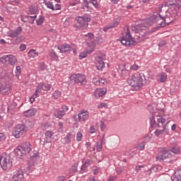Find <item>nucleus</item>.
<instances>
[{
  "instance_id": "nucleus-1",
  "label": "nucleus",
  "mask_w": 181,
  "mask_h": 181,
  "mask_svg": "<svg viewBox=\"0 0 181 181\" xmlns=\"http://www.w3.org/2000/svg\"><path fill=\"white\" fill-rule=\"evenodd\" d=\"M149 28V24L147 23H141L137 25L135 27L132 28V30L134 32H136V33H139L140 35H136L134 38L132 36H131V33L129 32V28L127 27L124 29L125 32V36H123L121 43L122 45H124V46H135L136 43H139V42H142L144 39H142L141 36H144V34L141 33H145L144 30H146Z\"/></svg>"
},
{
  "instance_id": "nucleus-2",
  "label": "nucleus",
  "mask_w": 181,
  "mask_h": 181,
  "mask_svg": "<svg viewBox=\"0 0 181 181\" xmlns=\"http://www.w3.org/2000/svg\"><path fill=\"white\" fill-rule=\"evenodd\" d=\"M168 117H165V116H160L158 115H153L150 117V124L153 128H158V127H160L163 125V129H157L154 132V135L156 136H160V135H163V134H169V129L168 128V124L170 122V120H168ZM166 121H168L166 122ZM166 122V124H165Z\"/></svg>"
},
{
  "instance_id": "nucleus-3",
  "label": "nucleus",
  "mask_w": 181,
  "mask_h": 181,
  "mask_svg": "<svg viewBox=\"0 0 181 181\" xmlns=\"http://www.w3.org/2000/svg\"><path fill=\"white\" fill-rule=\"evenodd\" d=\"M127 83L132 87L133 90H139L144 86L145 81L141 75H132L128 78Z\"/></svg>"
},
{
  "instance_id": "nucleus-4",
  "label": "nucleus",
  "mask_w": 181,
  "mask_h": 181,
  "mask_svg": "<svg viewBox=\"0 0 181 181\" xmlns=\"http://www.w3.org/2000/svg\"><path fill=\"white\" fill-rule=\"evenodd\" d=\"M77 23H76L78 29H86L88 26V22L91 21V18L88 16H78L76 18Z\"/></svg>"
},
{
  "instance_id": "nucleus-5",
  "label": "nucleus",
  "mask_w": 181,
  "mask_h": 181,
  "mask_svg": "<svg viewBox=\"0 0 181 181\" xmlns=\"http://www.w3.org/2000/svg\"><path fill=\"white\" fill-rule=\"evenodd\" d=\"M12 88H11V84L9 82L6 81L5 79H1L0 81V93L6 95L11 94Z\"/></svg>"
},
{
  "instance_id": "nucleus-6",
  "label": "nucleus",
  "mask_w": 181,
  "mask_h": 181,
  "mask_svg": "<svg viewBox=\"0 0 181 181\" xmlns=\"http://www.w3.org/2000/svg\"><path fill=\"white\" fill-rule=\"evenodd\" d=\"M0 63L15 66V64L18 63V59H16V57L13 55H4L0 58Z\"/></svg>"
},
{
  "instance_id": "nucleus-7",
  "label": "nucleus",
  "mask_w": 181,
  "mask_h": 181,
  "mask_svg": "<svg viewBox=\"0 0 181 181\" xmlns=\"http://www.w3.org/2000/svg\"><path fill=\"white\" fill-rule=\"evenodd\" d=\"M23 134H26V126L25 124H17L13 132V136L21 138Z\"/></svg>"
},
{
  "instance_id": "nucleus-8",
  "label": "nucleus",
  "mask_w": 181,
  "mask_h": 181,
  "mask_svg": "<svg viewBox=\"0 0 181 181\" xmlns=\"http://www.w3.org/2000/svg\"><path fill=\"white\" fill-rule=\"evenodd\" d=\"M70 80L76 83V84L84 85L87 83V79H86V76L80 74H74L70 76Z\"/></svg>"
},
{
  "instance_id": "nucleus-9",
  "label": "nucleus",
  "mask_w": 181,
  "mask_h": 181,
  "mask_svg": "<svg viewBox=\"0 0 181 181\" xmlns=\"http://www.w3.org/2000/svg\"><path fill=\"white\" fill-rule=\"evenodd\" d=\"M95 62H96V67L98 70H103L104 67H105V54H98L95 57Z\"/></svg>"
},
{
  "instance_id": "nucleus-10",
  "label": "nucleus",
  "mask_w": 181,
  "mask_h": 181,
  "mask_svg": "<svg viewBox=\"0 0 181 181\" xmlns=\"http://www.w3.org/2000/svg\"><path fill=\"white\" fill-rule=\"evenodd\" d=\"M170 158V153H168L166 148H160L159 153L156 159L158 162H163L165 159Z\"/></svg>"
},
{
  "instance_id": "nucleus-11",
  "label": "nucleus",
  "mask_w": 181,
  "mask_h": 181,
  "mask_svg": "<svg viewBox=\"0 0 181 181\" xmlns=\"http://www.w3.org/2000/svg\"><path fill=\"white\" fill-rule=\"evenodd\" d=\"M0 166L3 170H8L12 168V160L11 157H6L3 159L2 162L0 161Z\"/></svg>"
},
{
  "instance_id": "nucleus-12",
  "label": "nucleus",
  "mask_w": 181,
  "mask_h": 181,
  "mask_svg": "<svg viewBox=\"0 0 181 181\" xmlns=\"http://www.w3.org/2000/svg\"><path fill=\"white\" fill-rule=\"evenodd\" d=\"M88 115H89L88 111L86 110H82L78 114V119L81 122H84L87 121V119H88Z\"/></svg>"
},
{
  "instance_id": "nucleus-13",
  "label": "nucleus",
  "mask_w": 181,
  "mask_h": 181,
  "mask_svg": "<svg viewBox=\"0 0 181 181\" xmlns=\"http://www.w3.org/2000/svg\"><path fill=\"white\" fill-rule=\"evenodd\" d=\"M52 88V85L50 84H45L40 83L38 84V86L37 88V90L35 91V94L37 93H42V91H49Z\"/></svg>"
},
{
  "instance_id": "nucleus-14",
  "label": "nucleus",
  "mask_w": 181,
  "mask_h": 181,
  "mask_svg": "<svg viewBox=\"0 0 181 181\" xmlns=\"http://www.w3.org/2000/svg\"><path fill=\"white\" fill-rule=\"evenodd\" d=\"M56 0H50L49 1L47 2L45 4L46 6L49 8V9H52V11H59L62 8V6L60 4H55Z\"/></svg>"
},
{
  "instance_id": "nucleus-15",
  "label": "nucleus",
  "mask_w": 181,
  "mask_h": 181,
  "mask_svg": "<svg viewBox=\"0 0 181 181\" xmlns=\"http://www.w3.org/2000/svg\"><path fill=\"white\" fill-rule=\"evenodd\" d=\"M67 111H69V107L66 105L62 106V110H57L54 112V117L61 119L62 117H64V115H66V112H67Z\"/></svg>"
},
{
  "instance_id": "nucleus-16",
  "label": "nucleus",
  "mask_w": 181,
  "mask_h": 181,
  "mask_svg": "<svg viewBox=\"0 0 181 181\" xmlns=\"http://www.w3.org/2000/svg\"><path fill=\"white\" fill-rule=\"evenodd\" d=\"M45 135V138L43 145H46V144H50L53 140V135H54V133H53L52 131H47Z\"/></svg>"
},
{
  "instance_id": "nucleus-17",
  "label": "nucleus",
  "mask_w": 181,
  "mask_h": 181,
  "mask_svg": "<svg viewBox=\"0 0 181 181\" xmlns=\"http://www.w3.org/2000/svg\"><path fill=\"white\" fill-rule=\"evenodd\" d=\"M25 177L23 175V170H19L17 173L13 176L12 181H22Z\"/></svg>"
},
{
  "instance_id": "nucleus-18",
  "label": "nucleus",
  "mask_w": 181,
  "mask_h": 181,
  "mask_svg": "<svg viewBox=\"0 0 181 181\" xmlns=\"http://www.w3.org/2000/svg\"><path fill=\"white\" fill-rule=\"evenodd\" d=\"M21 33H22V27H18L17 29L14 30H10L8 35L9 37H18Z\"/></svg>"
},
{
  "instance_id": "nucleus-19",
  "label": "nucleus",
  "mask_w": 181,
  "mask_h": 181,
  "mask_svg": "<svg viewBox=\"0 0 181 181\" xmlns=\"http://www.w3.org/2000/svg\"><path fill=\"white\" fill-rule=\"evenodd\" d=\"M106 93L107 88H98L95 90L94 95L95 98H100V97L105 95Z\"/></svg>"
},
{
  "instance_id": "nucleus-20",
  "label": "nucleus",
  "mask_w": 181,
  "mask_h": 181,
  "mask_svg": "<svg viewBox=\"0 0 181 181\" xmlns=\"http://www.w3.org/2000/svg\"><path fill=\"white\" fill-rule=\"evenodd\" d=\"M58 50H60L61 53H67V52H71V47L68 44H64L62 46L57 47Z\"/></svg>"
},
{
  "instance_id": "nucleus-21",
  "label": "nucleus",
  "mask_w": 181,
  "mask_h": 181,
  "mask_svg": "<svg viewBox=\"0 0 181 181\" xmlns=\"http://www.w3.org/2000/svg\"><path fill=\"white\" fill-rule=\"evenodd\" d=\"M20 147H21V149L25 155L26 153H29L30 151H32V145L29 142L23 144Z\"/></svg>"
},
{
  "instance_id": "nucleus-22",
  "label": "nucleus",
  "mask_w": 181,
  "mask_h": 181,
  "mask_svg": "<svg viewBox=\"0 0 181 181\" xmlns=\"http://www.w3.org/2000/svg\"><path fill=\"white\" fill-rule=\"evenodd\" d=\"M84 4L86 6H87V8H88V5H90V4H92V5H93V6L96 8V9H100V4H98V1L97 0H84Z\"/></svg>"
},
{
  "instance_id": "nucleus-23",
  "label": "nucleus",
  "mask_w": 181,
  "mask_h": 181,
  "mask_svg": "<svg viewBox=\"0 0 181 181\" xmlns=\"http://www.w3.org/2000/svg\"><path fill=\"white\" fill-rule=\"evenodd\" d=\"M73 139H74V135H73V133H67V134L63 139L64 144H71Z\"/></svg>"
},
{
  "instance_id": "nucleus-24",
  "label": "nucleus",
  "mask_w": 181,
  "mask_h": 181,
  "mask_svg": "<svg viewBox=\"0 0 181 181\" xmlns=\"http://www.w3.org/2000/svg\"><path fill=\"white\" fill-rule=\"evenodd\" d=\"M158 81H160V83H165L166 80H168V75L165 73H161L158 75L157 76Z\"/></svg>"
},
{
  "instance_id": "nucleus-25",
  "label": "nucleus",
  "mask_w": 181,
  "mask_h": 181,
  "mask_svg": "<svg viewBox=\"0 0 181 181\" xmlns=\"http://www.w3.org/2000/svg\"><path fill=\"white\" fill-rule=\"evenodd\" d=\"M171 179L173 181H181V170L176 171Z\"/></svg>"
},
{
  "instance_id": "nucleus-26",
  "label": "nucleus",
  "mask_w": 181,
  "mask_h": 181,
  "mask_svg": "<svg viewBox=\"0 0 181 181\" xmlns=\"http://www.w3.org/2000/svg\"><path fill=\"white\" fill-rule=\"evenodd\" d=\"M15 153L17 158H22L23 155H25L21 146H18L17 148L15 149Z\"/></svg>"
},
{
  "instance_id": "nucleus-27",
  "label": "nucleus",
  "mask_w": 181,
  "mask_h": 181,
  "mask_svg": "<svg viewBox=\"0 0 181 181\" xmlns=\"http://www.w3.org/2000/svg\"><path fill=\"white\" fill-rule=\"evenodd\" d=\"M36 114V110L30 109L23 112L24 117H33Z\"/></svg>"
},
{
  "instance_id": "nucleus-28",
  "label": "nucleus",
  "mask_w": 181,
  "mask_h": 181,
  "mask_svg": "<svg viewBox=\"0 0 181 181\" xmlns=\"http://www.w3.org/2000/svg\"><path fill=\"white\" fill-rule=\"evenodd\" d=\"M170 153V158L174 156V155H177V153H180V149L179 148H173L171 150L168 151Z\"/></svg>"
},
{
  "instance_id": "nucleus-29",
  "label": "nucleus",
  "mask_w": 181,
  "mask_h": 181,
  "mask_svg": "<svg viewBox=\"0 0 181 181\" xmlns=\"http://www.w3.org/2000/svg\"><path fill=\"white\" fill-rule=\"evenodd\" d=\"M37 56H39V52L35 49H30L28 52V57L30 58L35 59V57H37Z\"/></svg>"
},
{
  "instance_id": "nucleus-30",
  "label": "nucleus",
  "mask_w": 181,
  "mask_h": 181,
  "mask_svg": "<svg viewBox=\"0 0 181 181\" xmlns=\"http://www.w3.org/2000/svg\"><path fill=\"white\" fill-rule=\"evenodd\" d=\"M90 53H93V50H90L89 52L88 51H85L83 52H81L80 54H79V59H86V57H87V56L88 54H90Z\"/></svg>"
},
{
  "instance_id": "nucleus-31",
  "label": "nucleus",
  "mask_w": 181,
  "mask_h": 181,
  "mask_svg": "<svg viewBox=\"0 0 181 181\" xmlns=\"http://www.w3.org/2000/svg\"><path fill=\"white\" fill-rule=\"evenodd\" d=\"M50 128H52V125H50V124H49V123H43L41 125V129H42V131H46L47 129H50Z\"/></svg>"
},
{
  "instance_id": "nucleus-32",
  "label": "nucleus",
  "mask_w": 181,
  "mask_h": 181,
  "mask_svg": "<svg viewBox=\"0 0 181 181\" xmlns=\"http://www.w3.org/2000/svg\"><path fill=\"white\" fill-rule=\"evenodd\" d=\"M49 56L52 57V60H57V59H59L57 54H56L54 50L49 52Z\"/></svg>"
},
{
  "instance_id": "nucleus-33",
  "label": "nucleus",
  "mask_w": 181,
  "mask_h": 181,
  "mask_svg": "<svg viewBox=\"0 0 181 181\" xmlns=\"http://www.w3.org/2000/svg\"><path fill=\"white\" fill-rule=\"evenodd\" d=\"M29 11H30V13H33V15H35V13H36V12H37V6H30L29 8Z\"/></svg>"
},
{
  "instance_id": "nucleus-34",
  "label": "nucleus",
  "mask_w": 181,
  "mask_h": 181,
  "mask_svg": "<svg viewBox=\"0 0 181 181\" xmlns=\"http://www.w3.org/2000/svg\"><path fill=\"white\" fill-rule=\"evenodd\" d=\"M148 110L149 112H151V114H156V111H158L156 107H154L152 105H148Z\"/></svg>"
},
{
  "instance_id": "nucleus-35",
  "label": "nucleus",
  "mask_w": 181,
  "mask_h": 181,
  "mask_svg": "<svg viewBox=\"0 0 181 181\" xmlns=\"http://www.w3.org/2000/svg\"><path fill=\"white\" fill-rule=\"evenodd\" d=\"M16 110V107H15L14 105H10L8 108V112H9L10 114H13V112H15Z\"/></svg>"
},
{
  "instance_id": "nucleus-36",
  "label": "nucleus",
  "mask_w": 181,
  "mask_h": 181,
  "mask_svg": "<svg viewBox=\"0 0 181 181\" xmlns=\"http://www.w3.org/2000/svg\"><path fill=\"white\" fill-rule=\"evenodd\" d=\"M83 139V133L81 132H78L76 134V141L77 142H81V141Z\"/></svg>"
},
{
  "instance_id": "nucleus-37",
  "label": "nucleus",
  "mask_w": 181,
  "mask_h": 181,
  "mask_svg": "<svg viewBox=\"0 0 181 181\" xmlns=\"http://www.w3.org/2000/svg\"><path fill=\"white\" fill-rule=\"evenodd\" d=\"M100 77L97 76L93 78L92 82L95 86H100Z\"/></svg>"
},
{
  "instance_id": "nucleus-38",
  "label": "nucleus",
  "mask_w": 181,
  "mask_h": 181,
  "mask_svg": "<svg viewBox=\"0 0 181 181\" xmlns=\"http://www.w3.org/2000/svg\"><path fill=\"white\" fill-rule=\"evenodd\" d=\"M60 95H62V93L59 90H56L53 94V97L54 98H55V100H57V98H59Z\"/></svg>"
},
{
  "instance_id": "nucleus-39",
  "label": "nucleus",
  "mask_w": 181,
  "mask_h": 181,
  "mask_svg": "<svg viewBox=\"0 0 181 181\" xmlns=\"http://www.w3.org/2000/svg\"><path fill=\"white\" fill-rule=\"evenodd\" d=\"M27 18L28 19L29 23H33V22H35V20L36 19V16H28Z\"/></svg>"
},
{
  "instance_id": "nucleus-40",
  "label": "nucleus",
  "mask_w": 181,
  "mask_h": 181,
  "mask_svg": "<svg viewBox=\"0 0 181 181\" xmlns=\"http://www.w3.org/2000/svg\"><path fill=\"white\" fill-rule=\"evenodd\" d=\"M98 108H108V105L105 103H102L98 105Z\"/></svg>"
},
{
  "instance_id": "nucleus-41",
  "label": "nucleus",
  "mask_w": 181,
  "mask_h": 181,
  "mask_svg": "<svg viewBox=\"0 0 181 181\" xmlns=\"http://www.w3.org/2000/svg\"><path fill=\"white\" fill-rule=\"evenodd\" d=\"M36 97H37V93H35V94L30 98V102L31 103V104L35 103V100L36 99Z\"/></svg>"
},
{
  "instance_id": "nucleus-42",
  "label": "nucleus",
  "mask_w": 181,
  "mask_h": 181,
  "mask_svg": "<svg viewBox=\"0 0 181 181\" xmlns=\"http://www.w3.org/2000/svg\"><path fill=\"white\" fill-rule=\"evenodd\" d=\"M43 22H45V17H40V18L37 20V25H40Z\"/></svg>"
},
{
  "instance_id": "nucleus-43",
  "label": "nucleus",
  "mask_w": 181,
  "mask_h": 181,
  "mask_svg": "<svg viewBox=\"0 0 181 181\" xmlns=\"http://www.w3.org/2000/svg\"><path fill=\"white\" fill-rule=\"evenodd\" d=\"M46 69H47V66H46V64H45V63H41L40 64L39 70H40L41 71H43V70H46Z\"/></svg>"
},
{
  "instance_id": "nucleus-44",
  "label": "nucleus",
  "mask_w": 181,
  "mask_h": 181,
  "mask_svg": "<svg viewBox=\"0 0 181 181\" xmlns=\"http://www.w3.org/2000/svg\"><path fill=\"white\" fill-rule=\"evenodd\" d=\"M119 23V21H114L112 23L110 24V28H117Z\"/></svg>"
},
{
  "instance_id": "nucleus-45",
  "label": "nucleus",
  "mask_w": 181,
  "mask_h": 181,
  "mask_svg": "<svg viewBox=\"0 0 181 181\" xmlns=\"http://www.w3.org/2000/svg\"><path fill=\"white\" fill-rule=\"evenodd\" d=\"M21 73H22V69L19 66H16V76H21Z\"/></svg>"
},
{
  "instance_id": "nucleus-46",
  "label": "nucleus",
  "mask_w": 181,
  "mask_h": 181,
  "mask_svg": "<svg viewBox=\"0 0 181 181\" xmlns=\"http://www.w3.org/2000/svg\"><path fill=\"white\" fill-rule=\"evenodd\" d=\"M90 134H95V127L94 126H90L89 129Z\"/></svg>"
},
{
  "instance_id": "nucleus-47",
  "label": "nucleus",
  "mask_w": 181,
  "mask_h": 181,
  "mask_svg": "<svg viewBox=\"0 0 181 181\" xmlns=\"http://www.w3.org/2000/svg\"><path fill=\"white\" fill-rule=\"evenodd\" d=\"M19 49H20L21 52H23V51L26 50V45H25V44L21 45Z\"/></svg>"
},
{
  "instance_id": "nucleus-48",
  "label": "nucleus",
  "mask_w": 181,
  "mask_h": 181,
  "mask_svg": "<svg viewBox=\"0 0 181 181\" xmlns=\"http://www.w3.org/2000/svg\"><path fill=\"white\" fill-rule=\"evenodd\" d=\"M158 46H159V47H163L166 46V41L163 40V41L160 42L158 44Z\"/></svg>"
},
{
  "instance_id": "nucleus-49",
  "label": "nucleus",
  "mask_w": 181,
  "mask_h": 181,
  "mask_svg": "<svg viewBox=\"0 0 181 181\" xmlns=\"http://www.w3.org/2000/svg\"><path fill=\"white\" fill-rule=\"evenodd\" d=\"M64 180H66V177L63 175L59 176L57 179V181H64Z\"/></svg>"
},
{
  "instance_id": "nucleus-50",
  "label": "nucleus",
  "mask_w": 181,
  "mask_h": 181,
  "mask_svg": "<svg viewBox=\"0 0 181 181\" xmlns=\"http://www.w3.org/2000/svg\"><path fill=\"white\" fill-rule=\"evenodd\" d=\"M142 168H144V165L136 166L135 172H136V173H138V172H139V170H141V169H142Z\"/></svg>"
},
{
  "instance_id": "nucleus-51",
  "label": "nucleus",
  "mask_w": 181,
  "mask_h": 181,
  "mask_svg": "<svg viewBox=\"0 0 181 181\" xmlns=\"http://www.w3.org/2000/svg\"><path fill=\"white\" fill-rule=\"evenodd\" d=\"M104 84H105V80L100 78L99 86H104Z\"/></svg>"
},
{
  "instance_id": "nucleus-52",
  "label": "nucleus",
  "mask_w": 181,
  "mask_h": 181,
  "mask_svg": "<svg viewBox=\"0 0 181 181\" xmlns=\"http://www.w3.org/2000/svg\"><path fill=\"white\" fill-rule=\"evenodd\" d=\"M96 148L98 151L103 148V146H101V143H97Z\"/></svg>"
},
{
  "instance_id": "nucleus-53",
  "label": "nucleus",
  "mask_w": 181,
  "mask_h": 181,
  "mask_svg": "<svg viewBox=\"0 0 181 181\" xmlns=\"http://www.w3.org/2000/svg\"><path fill=\"white\" fill-rule=\"evenodd\" d=\"M87 168H88V165L83 163V165H82V166L81 168V170H86V169H87Z\"/></svg>"
},
{
  "instance_id": "nucleus-54",
  "label": "nucleus",
  "mask_w": 181,
  "mask_h": 181,
  "mask_svg": "<svg viewBox=\"0 0 181 181\" xmlns=\"http://www.w3.org/2000/svg\"><path fill=\"white\" fill-rule=\"evenodd\" d=\"M5 139V135L3 133H0V142Z\"/></svg>"
},
{
  "instance_id": "nucleus-55",
  "label": "nucleus",
  "mask_w": 181,
  "mask_h": 181,
  "mask_svg": "<svg viewBox=\"0 0 181 181\" xmlns=\"http://www.w3.org/2000/svg\"><path fill=\"white\" fill-rule=\"evenodd\" d=\"M176 124H173L171 127V131H176Z\"/></svg>"
},
{
  "instance_id": "nucleus-56",
  "label": "nucleus",
  "mask_w": 181,
  "mask_h": 181,
  "mask_svg": "<svg viewBox=\"0 0 181 181\" xmlns=\"http://www.w3.org/2000/svg\"><path fill=\"white\" fill-rule=\"evenodd\" d=\"M100 128H101L102 131H103L105 129V124H104V122L101 123Z\"/></svg>"
},
{
  "instance_id": "nucleus-57",
  "label": "nucleus",
  "mask_w": 181,
  "mask_h": 181,
  "mask_svg": "<svg viewBox=\"0 0 181 181\" xmlns=\"http://www.w3.org/2000/svg\"><path fill=\"white\" fill-rule=\"evenodd\" d=\"M108 29H112L111 27H110V25L107 27H105L103 28L104 32H107V30H108Z\"/></svg>"
},
{
  "instance_id": "nucleus-58",
  "label": "nucleus",
  "mask_w": 181,
  "mask_h": 181,
  "mask_svg": "<svg viewBox=\"0 0 181 181\" xmlns=\"http://www.w3.org/2000/svg\"><path fill=\"white\" fill-rule=\"evenodd\" d=\"M58 125H59L60 129H63V122H59L58 123Z\"/></svg>"
},
{
  "instance_id": "nucleus-59",
  "label": "nucleus",
  "mask_w": 181,
  "mask_h": 181,
  "mask_svg": "<svg viewBox=\"0 0 181 181\" xmlns=\"http://www.w3.org/2000/svg\"><path fill=\"white\" fill-rule=\"evenodd\" d=\"M132 70H138V65H133L132 66Z\"/></svg>"
},
{
  "instance_id": "nucleus-60",
  "label": "nucleus",
  "mask_w": 181,
  "mask_h": 181,
  "mask_svg": "<svg viewBox=\"0 0 181 181\" xmlns=\"http://www.w3.org/2000/svg\"><path fill=\"white\" fill-rule=\"evenodd\" d=\"M107 181H115V177H110Z\"/></svg>"
},
{
  "instance_id": "nucleus-61",
  "label": "nucleus",
  "mask_w": 181,
  "mask_h": 181,
  "mask_svg": "<svg viewBox=\"0 0 181 181\" xmlns=\"http://www.w3.org/2000/svg\"><path fill=\"white\" fill-rule=\"evenodd\" d=\"M84 164L88 166H90V160H86Z\"/></svg>"
},
{
  "instance_id": "nucleus-62",
  "label": "nucleus",
  "mask_w": 181,
  "mask_h": 181,
  "mask_svg": "<svg viewBox=\"0 0 181 181\" xmlns=\"http://www.w3.org/2000/svg\"><path fill=\"white\" fill-rule=\"evenodd\" d=\"M88 36L90 39H93V37H94V35L93 33H88Z\"/></svg>"
},
{
  "instance_id": "nucleus-63",
  "label": "nucleus",
  "mask_w": 181,
  "mask_h": 181,
  "mask_svg": "<svg viewBox=\"0 0 181 181\" xmlns=\"http://www.w3.org/2000/svg\"><path fill=\"white\" fill-rule=\"evenodd\" d=\"M0 43L1 45H5L6 43V41H5V40L4 39H1L0 40Z\"/></svg>"
},
{
  "instance_id": "nucleus-64",
  "label": "nucleus",
  "mask_w": 181,
  "mask_h": 181,
  "mask_svg": "<svg viewBox=\"0 0 181 181\" xmlns=\"http://www.w3.org/2000/svg\"><path fill=\"white\" fill-rule=\"evenodd\" d=\"M165 71L166 73H172V70L170 68H166Z\"/></svg>"
}]
</instances>
